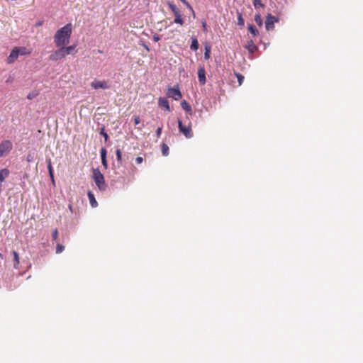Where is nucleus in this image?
Returning a JSON list of instances; mask_svg holds the SVG:
<instances>
[{
    "mask_svg": "<svg viewBox=\"0 0 363 363\" xmlns=\"http://www.w3.org/2000/svg\"><path fill=\"white\" fill-rule=\"evenodd\" d=\"M68 209H69L72 213H73V207H72V204H69V205H68Z\"/></svg>",
    "mask_w": 363,
    "mask_h": 363,
    "instance_id": "obj_45",
    "label": "nucleus"
},
{
    "mask_svg": "<svg viewBox=\"0 0 363 363\" xmlns=\"http://www.w3.org/2000/svg\"><path fill=\"white\" fill-rule=\"evenodd\" d=\"M18 50L16 49V47L11 50L9 55L7 57V63L8 64H12L17 60V58L18 57Z\"/></svg>",
    "mask_w": 363,
    "mask_h": 363,
    "instance_id": "obj_12",
    "label": "nucleus"
},
{
    "mask_svg": "<svg viewBox=\"0 0 363 363\" xmlns=\"http://www.w3.org/2000/svg\"><path fill=\"white\" fill-rule=\"evenodd\" d=\"M235 75L239 84L241 85L244 81V77L240 73H236Z\"/></svg>",
    "mask_w": 363,
    "mask_h": 363,
    "instance_id": "obj_34",
    "label": "nucleus"
},
{
    "mask_svg": "<svg viewBox=\"0 0 363 363\" xmlns=\"http://www.w3.org/2000/svg\"><path fill=\"white\" fill-rule=\"evenodd\" d=\"M145 48L147 50H149V48L147 46L145 45Z\"/></svg>",
    "mask_w": 363,
    "mask_h": 363,
    "instance_id": "obj_49",
    "label": "nucleus"
},
{
    "mask_svg": "<svg viewBox=\"0 0 363 363\" xmlns=\"http://www.w3.org/2000/svg\"><path fill=\"white\" fill-rule=\"evenodd\" d=\"M202 28L204 31H207V24L205 21L202 22Z\"/></svg>",
    "mask_w": 363,
    "mask_h": 363,
    "instance_id": "obj_44",
    "label": "nucleus"
},
{
    "mask_svg": "<svg viewBox=\"0 0 363 363\" xmlns=\"http://www.w3.org/2000/svg\"><path fill=\"white\" fill-rule=\"evenodd\" d=\"M62 48L64 50L65 55L67 56V55L73 54V51L75 50L76 46L75 45H69V46L62 45Z\"/></svg>",
    "mask_w": 363,
    "mask_h": 363,
    "instance_id": "obj_18",
    "label": "nucleus"
},
{
    "mask_svg": "<svg viewBox=\"0 0 363 363\" xmlns=\"http://www.w3.org/2000/svg\"><path fill=\"white\" fill-rule=\"evenodd\" d=\"M189 10L192 11V13L194 14V9L192 6L189 4V2L186 0H180Z\"/></svg>",
    "mask_w": 363,
    "mask_h": 363,
    "instance_id": "obj_35",
    "label": "nucleus"
},
{
    "mask_svg": "<svg viewBox=\"0 0 363 363\" xmlns=\"http://www.w3.org/2000/svg\"><path fill=\"white\" fill-rule=\"evenodd\" d=\"M87 196L89 198V203L92 208H96L98 206V203L95 199L94 194L89 191L87 193Z\"/></svg>",
    "mask_w": 363,
    "mask_h": 363,
    "instance_id": "obj_14",
    "label": "nucleus"
},
{
    "mask_svg": "<svg viewBox=\"0 0 363 363\" xmlns=\"http://www.w3.org/2000/svg\"><path fill=\"white\" fill-rule=\"evenodd\" d=\"M143 162V158L142 157H137L135 158V162H136L138 164H141Z\"/></svg>",
    "mask_w": 363,
    "mask_h": 363,
    "instance_id": "obj_41",
    "label": "nucleus"
},
{
    "mask_svg": "<svg viewBox=\"0 0 363 363\" xmlns=\"http://www.w3.org/2000/svg\"><path fill=\"white\" fill-rule=\"evenodd\" d=\"M267 45L266 43L264 44V49L267 48Z\"/></svg>",
    "mask_w": 363,
    "mask_h": 363,
    "instance_id": "obj_48",
    "label": "nucleus"
},
{
    "mask_svg": "<svg viewBox=\"0 0 363 363\" xmlns=\"http://www.w3.org/2000/svg\"><path fill=\"white\" fill-rule=\"evenodd\" d=\"M167 5L174 14H176L180 11L172 2L168 1Z\"/></svg>",
    "mask_w": 363,
    "mask_h": 363,
    "instance_id": "obj_27",
    "label": "nucleus"
},
{
    "mask_svg": "<svg viewBox=\"0 0 363 363\" xmlns=\"http://www.w3.org/2000/svg\"><path fill=\"white\" fill-rule=\"evenodd\" d=\"M57 236H58V230H57V229H55L52 233V240H56L57 239Z\"/></svg>",
    "mask_w": 363,
    "mask_h": 363,
    "instance_id": "obj_38",
    "label": "nucleus"
},
{
    "mask_svg": "<svg viewBox=\"0 0 363 363\" xmlns=\"http://www.w3.org/2000/svg\"><path fill=\"white\" fill-rule=\"evenodd\" d=\"M174 15V20L173 23L182 26L184 24V21L182 17V14H181L180 11Z\"/></svg>",
    "mask_w": 363,
    "mask_h": 363,
    "instance_id": "obj_20",
    "label": "nucleus"
},
{
    "mask_svg": "<svg viewBox=\"0 0 363 363\" xmlns=\"http://www.w3.org/2000/svg\"><path fill=\"white\" fill-rule=\"evenodd\" d=\"M162 125H161L160 126H159L157 130H156V135H157V138H159L160 136H161V134H162Z\"/></svg>",
    "mask_w": 363,
    "mask_h": 363,
    "instance_id": "obj_37",
    "label": "nucleus"
},
{
    "mask_svg": "<svg viewBox=\"0 0 363 363\" xmlns=\"http://www.w3.org/2000/svg\"><path fill=\"white\" fill-rule=\"evenodd\" d=\"M191 45H190V49L193 51H196L199 48V44L197 38L196 37L191 38Z\"/></svg>",
    "mask_w": 363,
    "mask_h": 363,
    "instance_id": "obj_19",
    "label": "nucleus"
},
{
    "mask_svg": "<svg viewBox=\"0 0 363 363\" xmlns=\"http://www.w3.org/2000/svg\"><path fill=\"white\" fill-rule=\"evenodd\" d=\"M72 23H67L57 30L54 36V43L57 47L66 45L69 43L72 35Z\"/></svg>",
    "mask_w": 363,
    "mask_h": 363,
    "instance_id": "obj_1",
    "label": "nucleus"
},
{
    "mask_svg": "<svg viewBox=\"0 0 363 363\" xmlns=\"http://www.w3.org/2000/svg\"><path fill=\"white\" fill-rule=\"evenodd\" d=\"M13 261H14V267L17 268V266L19 264V255L18 253L16 251H13Z\"/></svg>",
    "mask_w": 363,
    "mask_h": 363,
    "instance_id": "obj_28",
    "label": "nucleus"
},
{
    "mask_svg": "<svg viewBox=\"0 0 363 363\" xmlns=\"http://www.w3.org/2000/svg\"><path fill=\"white\" fill-rule=\"evenodd\" d=\"M37 96V94L35 93V92H30L28 94L27 96V99H29V100H32L33 99H34L35 96Z\"/></svg>",
    "mask_w": 363,
    "mask_h": 363,
    "instance_id": "obj_39",
    "label": "nucleus"
},
{
    "mask_svg": "<svg viewBox=\"0 0 363 363\" xmlns=\"http://www.w3.org/2000/svg\"><path fill=\"white\" fill-rule=\"evenodd\" d=\"M101 164H102V166H103L105 169H107V168H108V162H107V158H106V159H101Z\"/></svg>",
    "mask_w": 363,
    "mask_h": 363,
    "instance_id": "obj_40",
    "label": "nucleus"
},
{
    "mask_svg": "<svg viewBox=\"0 0 363 363\" xmlns=\"http://www.w3.org/2000/svg\"><path fill=\"white\" fill-rule=\"evenodd\" d=\"M161 148H162V155L163 156H167L169 155V147L168 145L163 143L162 145H161Z\"/></svg>",
    "mask_w": 363,
    "mask_h": 363,
    "instance_id": "obj_25",
    "label": "nucleus"
},
{
    "mask_svg": "<svg viewBox=\"0 0 363 363\" xmlns=\"http://www.w3.org/2000/svg\"><path fill=\"white\" fill-rule=\"evenodd\" d=\"M166 94L167 97L172 98L174 101H178L182 97V94L178 84L174 87H169L167 90Z\"/></svg>",
    "mask_w": 363,
    "mask_h": 363,
    "instance_id": "obj_4",
    "label": "nucleus"
},
{
    "mask_svg": "<svg viewBox=\"0 0 363 363\" xmlns=\"http://www.w3.org/2000/svg\"><path fill=\"white\" fill-rule=\"evenodd\" d=\"M59 49L53 52L49 57L51 61H58L66 57L62 47H58Z\"/></svg>",
    "mask_w": 363,
    "mask_h": 363,
    "instance_id": "obj_7",
    "label": "nucleus"
},
{
    "mask_svg": "<svg viewBox=\"0 0 363 363\" xmlns=\"http://www.w3.org/2000/svg\"><path fill=\"white\" fill-rule=\"evenodd\" d=\"M244 48L250 53L253 54L258 50V46L254 43L252 40H247Z\"/></svg>",
    "mask_w": 363,
    "mask_h": 363,
    "instance_id": "obj_11",
    "label": "nucleus"
},
{
    "mask_svg": "<svg viewBox=\"0 0 363 363\" xmlns=\"http://www.w3.org/2000/svg\"><path fill=\"white\" fill-rule=\"evenodd\" d=\"M6 83H9V82H11V80L9 79H8L6 81Z\"/></svg>",
    "mask_w": 363,
    "mask_h": 363,
    "instance_id": "obj_47",
    "label": "nucleus"
},
{
    "mask_svg": "<svg viewBox=\"0 0 363 363\" xmlns=\"http://www.w3.org/2000/svg\"><path fill=\"white\" fill-rule=\"evenodd\" d=\"M198 78L201 85L206 83V70L203 65H200L198 69Z\"/></svg>",
    "mask_w": 363,
    "mask_h": 363,
    "instance_id": "obj_9",
    "label": "nucleus"
},
{
    "mask_svg": "<svg viewBox=\"0 0 363 363\" xmlns=\"http://www.w3.org/2000/svg\"><path fill=\"white\" fill-rule=\"evenodd\" d=\"M99 134L104 138L105 142L108 141L109 137H108V133H106V131L105 130V126L104 125H102V127L101 128Z\"/></svg>",
    "mask_w": 363,
    "mask_h": 363,
    "instance_id": "obj_26",
    "label": "nucleus"
},
{
    "mask_svg": "<svg viewBox=\"0 0 363 363\" xmlns=\"http://www.w3.org/2000/svg\"><path fill=\"white\" fill-rule=\"evenodd\" d=\"M189 10L192 11V13L194 14V9L192 6L189 4V2L186 0H180Z\"/></svg>",
    "mask_w": 363,
    "mask_h": 363,
    "instance_id": "obj_36",
    "label": "nucleus"
},
{
    "mask_svg": "<svg viewBox=\"0 0 363 363\" xmlns=\"http://www.w3.org/2000/svg\"><path fill=\"white\" fill-rule=\"evenodd\" d=\"M253 6L255 9L263 8L264 6L261 0H253Z\"/></svg>",
    "mask_w": 363,
    "mask_h": 363,
    "instance_id": "obj_29",
    "label": "nucleus"
},
{
    "mask_svg": "<svg viewBox=\"0 0 363 363\" xmlns=\"http://www.w3.org/2000/svg\"><path fill=\"white\" fill-rule=\"evenodd\" d=\"M178 129L179 131L182 133L186 138L190 139L192 138L194 135L191 131V126L189 124V125L186 126L183 124L182 120L178 119Z\"/></svg>",
    "mask_w": 363,
    "mask_h": 363,
    "instance_id": "obj_5",
    "label": "nucleus"
},
{
    "mask_svg": "<svg viewBox=\"0 0 363 363\" xmlns=\"http://www.w3.org/2000/svg\"><path fill=\"white\" fill-rule=\"evenodd\" d=\"M47 164H48V170L49 173V176H52V174H54V171L52 167L51 160L48 159L47 160Z\"/></svg>",
    "mask_w": 363,
    "mask_h": 363,
    "instance_id": "obj_30",
    "label": "nucleus"
},
{
    "mask_svg": "<svg viewBox=\"0 0 363 363\" xmlns=\"http://www.w3.org/2000/svg\"><path fill=\"white\" fill-rule=\"evenodd\" d=\"M116 162H113L112 165L113 169H116L120 167V166L122 164L123 159H122V152L121 149L117 148L116 150Z\"/></svg>",
    "mask_w": 363,
    "mask_h": 363,
    "instance_id": "obj_10",
    "label": "nucleus"
},
{
    "mask_svg": "<svg viewBox=\"0 0 363 363\" xmlns=\"http://www.w3.org/2000/svg\"><path fill=\"white\" fill-rule=\"evenodd\" d=\"M134 123L135 125H138L140 123V118L139 116H135L134 117Z\"/></svg>",
    "mask_w": 363,
    "mask_h": 363,
    "instance_id": "obj_42",
    "label": "nucleus"
},
{
    "mask_svg": "<svg viewBox=\"0 0 363 363\" xmlns=\"http://www.w3.org/2000/svg\"><path fill=\"white\" fill-rule=\"evenodd\" d=\"M237 18H238V26H240V27H242L245 25V21H244V18L242 17V13L238 11Z\"/></svg>",
    "mask_w": 363,
    "mask_h": 363,
    "instance_id": "obj_23",
    "label": "nucleus"
},
{
    "mask_svg": "<svg viewBox=\"0 0 363 363\" xmlns=\"http://www.w3.org/2000/svg\"><path fill=\"white\" fill-rule=\"evenodd\" d=\"M211 50V46H209L208 45H205V52H204L203 57L206 60H208L210 59Z\"/></svg>",
    "mask_w": 363,
    "mask_h": 363,
    "instance_id": "obj_24",
    "label": "nucleus"
},
{
    "mask_svg": "<svg viewBox=\"0 0 363 363\" xmlns=\"http://www.w3.org/2000/svg\"><path fill=\"white\" fill-rule=\"evenodd\" d=\"M13 144L9 140H4L0 143V157H6L12 150Z\"/></svg>",
    "mask_w": 363,
    "mask_h": 363,
    "instance_id": "obj_3",
    "label": "nucleus"
},
{
    "mask_svg": "<svg viewBox=\"0 0 363 363\" xmlns=\"http://www.w3.org/2000/svg\"><path fill=\"white\" fill-rule=\"evenodd\" d=\"M91 86L94 89H109L110 86L108 85L106 81H99V80H94L91 83Z\"/></svg>",
    "mask_w": 363,
    "mask_h": 363,
    "instance_id": "obj_8",
    "label": "nucleus"
},
{
    "mask_svg": "<svg viewBox=\"0 0 363 363\" xmlns=\"http://www.w3.org/2000/svg\"><path fill=\"white\" fill-rule=\"evenodd\" d=\"M16 49L18 50V56L19 55H26L30 54V52L28 50V49L26 47H16Z\"/></svg>",
    "mask_w": 363,
    "mask_h": 363,
    "instance_id": "obj_21",
    "label": "nucleus"
},
{
    "mask_svg": "<svg viewBox=\"0 0 363 363\" xmlns=\"http://www.w3.org/2000/svg\"><path fill=\"white\" fill-rule=\"evenodd\" d=\"M279 21L278 16H273L272 13H268L266 16L264 22L265 28L267 30H272L274 28V24Z\"/></svg>",
    "mask_w": 363,
    "mask_h": 363,
    "instance_id": "obj_6",
    "label": "nucleus"
},
{
    "mask_svg": "<svg viewBox=\"0 0 363 363\" xmlns=\"http://www.w3.org/2000/svg\"><path fill=\"white\" fill-rule=\"evenodd\" d=\"M181 107L188 113L192 114V108L190 104L185 100L181 102Z\"/></svg>",
    "mask_w": 363,
    "mask_h": 363,
    "instance_id": "obj_17",
    "label": "nucleus"
},
{
    "mask_svg": "<svg viewBox=\"0 0 363 363\" xmlns=\"http://www.w3.org/2000/svg\"><path fill=\"white\" fill-rule=\"evenodd\" d=\"M254 19H255V21L257 24L258 26H259V27L262 26L263 21H262V19L261 14L259 13H257L255 15Z\"/></svg>",
    "mask_w": 363,
    "mask_h": 363,
    "instance_id": "obj_22",
    "label": "nucleus"
},
{
    "mask_svg": "<svg viewBox=\"0 0 363 363\" xmlns=\"http://www.w3.org/2000/svg\"><path fill=\"white\" fill-rule=\"evenodd\" d=\"M35 160V153L34 152H28L26 156V161L28 163L33 162Z\"/></svg>",
    "mask_w": 363,
    "mask_h": 363,
    "instance_id": "obj_31",
    "label": "nucleus"
},
{
    "mask_svg": "<svg viewBox=\"0 0 363 363\" xmlns=\"http://www.w3.org/2000/svg\"><path fill=\"white\" fill-rule=\"evenodd\" d=\"M160 40V36L159 35L155 34L153 35V40L155 42H158Z\"/></svg>",
    "mask_w": 363,
    "mask_h": 363,
    "instance_id": "obj_43",
    "label": "nucleus"
},
{
    "mask_svg": "<svg viewBox=\"0 0 363 363\" xmlns=\"http://www.w3.org/2000/svg\"><path fill=\"white\" fill-rule=\"evenodd\" d=\"M65 250V246L62 244H57L56 246V253L60 254L62 252Z\"/></svg>",
    "mask_w": 363,
    "mask_h": 363,
    "instance_id": "obj_33",
    "label": "nucleus"
},
{
    "mask_svg": "<svg viewBox=\"0 0 363 363\" xmlns=\"http://www.w3.org/2000/svg\"><path fill=\"white\" fill-rule=\"evenodd\" d=\"M158 104L162 109L170 112L171 108L168 100L164 97H160L158 99Z\"/></svg>",
    "mask_w": 363,
    "mask_h": 363,
    "instance_id": "obj_13",
    "label": "nucleus"
},
{
    "mask_svg": "<svg viewBox=\"0 0 363 363\" xmlns=\"http://www.w3.org/2000/svg\"><path fill=\"white\" fill-rule=\"evenodd\" d=\"M10 171L7 168L0 169V183L2 184L5 179L9 177Z\"/></svg>",
    "mask_w": 363,
    "mask_h": 363,
    "instance_id": "obj_16",
    "label": "nucleus"
},
{
    "mask_svg": "<svg viewBox=\"0 0 363 363\" xmlns=\"http://www.w3.org/2000/svg\"><path fill=\"white\" fill-rule=\"evenodd\" d=\"M50 179L53 184H55V178H54V174H52V176H50Z\"/></svg>",
    "mask_w": 363,
    "mask_h": 363,
    "instance_id": "obj_46",
    "label": "nucleus"
},
{
    "mask_svg": "<svg viewBox=\"0 0 363 363\" xmlns=\"http://www.w3.org/2000/svg\"><path fill=\"white\" fill-rule=\"evenodd\" d=\"M100 156L101 159H106L107 157V151L105 147H101L100 150Z\"/></svg>",
    "mask_w": 363,
    "mask_h": 363,
    "instance_id": "obj_32",
    "label": "nucleus"
},
{
    "mask_svg": "<svg viewBox=\"0 0 363 363\" xmlns=\"http://www.w3.org/2000/svg\"><path fill=\"white\" fill-rule=\"evenodd\" d=\"M92 179L99 191H104L106 189L107 185L104 177L99 168L93 169Z\"/></svg>",
    "mask_w": 363,
    "mask_h": 363,
    "instance_id": "obj_2",
    "label": "nucleus"
},
{
    "mask_svg": "<svg viewBox=\"0 0 363 363\" xmlns=\"http://www.w3.org/2000/svg\"><path fill=\"white\" fill-rule=\"evenodd\" d=\"M247 29H248V31L250 32V33L253 36V37H257L259 35V30H257V28L255 27V25H253L252 23H250V24H248L247 26Z\"/></svg>",
    "mask_w": 363,
    "mask_h": 363,
    "instance_id": "obj_15",
    "label": "nucleus"
}]
</instances>
